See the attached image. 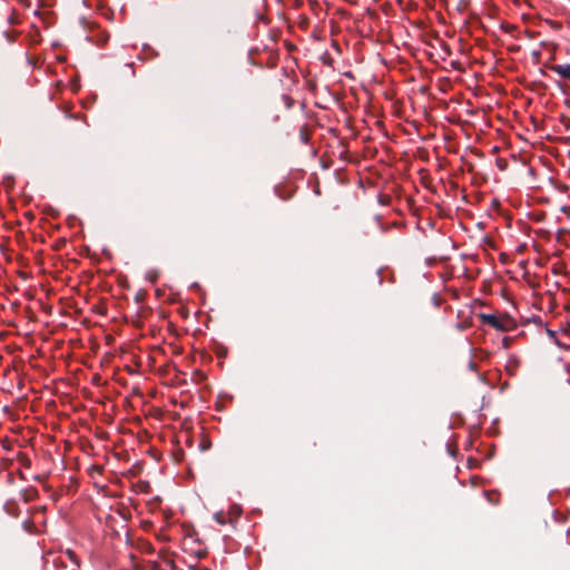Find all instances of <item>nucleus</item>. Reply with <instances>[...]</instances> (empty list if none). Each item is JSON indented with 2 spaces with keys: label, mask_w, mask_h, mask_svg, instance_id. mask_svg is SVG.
Listing matches in <instances>:
<instances>
[{
  "label": "nucleus",
  "mask_w": 570,
  "mask_h": 570,
  "mask_svg": "<svg viewBox=\"0 0 570 570\" xmlns=\"http://www.w3.org/2000/svg\"><path fill=\"white\" fill-rule=\"evenodd\" d=\"M478 316L483 324L489 325L501 332L511 331L514 326L513 320L504 314L480 313Z\"/></svg>",
  "instance_id": "1"
},
{
  "label": "nucleus",
  "mask_w": 570,
  "mask_h": 570,
  "mask_svg": "<svg viewBox=\"0 0 570 570\" xmlns=\"http://www.w3.org/2000/svg\"><path fill=\"white\" fill-rule=\"evenodd\" d=\"M551 70L559 75L561 78L570 80V65H553L551 67Z\"/></svg>",
  "instance_id": "2"
},
{
  "label": "nucleus",
  "mask_w": 570,
  "mask_h": 570,
  "mask_svg": "<svg viewBox=\"0 0 570 570\" xmlns=\"http://www.w3.org/2000/svg\"><path fill=\"white\" fill-rule=\"evenodd\" d=\"M174 561L170 559H166L165 564H161L160 562H154L151 566V570H174Z\"/></svg>",
  "instance_id": "3"
},
{
  "label": "nucleus",
  "mask_w": 570,
  "mask_h": 570,
  "mask_svg": "<svg viewBox=\"0 0 570 570\" xmlns=\"http://www.w3.org/2000/svg\"><path fill=\"white\" fill-rule=\"evenodd\" d=\"M63 557H66L72 564H75V567L79 568L80 567V560L78 558V556L70 549L66 550L63 552Z\"/></svg>",
  "instance_id": "4"
},
{
  "label": "nucleus",
  "mask_w": 570,
  "mask_h": 570,
  "mask_svg": "<svg viewBox=\"0 0 570 570\" xmlns=\"http://www.w3.org/2000/svg\"><path fill=\"white\" fill-rule=\"evenodd\" d=\"M488 356H489V353L487 351L479 350V351L473 352V357L479 358L481 361L485 360Z\"/></svg>",
  "instance_id": "5"
},
{
  "label": "nucleus",
  "mask_w": 570,
  "mask_h": 570,
  "mask_svg": "<svg viewBox=\"0 0 570 570\" xmlns=\"http://www.w3.org/2000/svg\"><path fill=\"white\" fill-rule=\"evenodd\" d=\"M471 325H472L471 321L465 320L463 322L458 323L456 324V328L459 331H464V330L469 328Z\"/></svg>",
  "instance_id": "6"
},
{
  "label": "nucleus",
  "mask_w": 570,
  "mask_h": 570,
  "mask_svg": "<svg viewBox=\"0 0 570 570\" xmlns=\"http://www.w3.org/2000/svg\"><path fill=\"white\" fill-rule=\"evenodd\" d=\"M215 520L218 523H220V524H225L226 523V517L223 513H216L215 514Z\"/></svg>",
  "instance_id": "7"
},
{
  "label": "nucleus",
  "mask_w": 570,
  "mask_h": 570,
  "mask_svg": "<svg viewBox=\"0 0 570 570\" xmlns=\"http://www.w3.org/2000/svg\"><path fill=\"white\" fill-rule=\"evenodd\" d=\"M35 495H36V490H31L23 495V499H24V501L28 502V501L32 500Z\"/></svg>",
  "instance_id": "8"
},
{
  "label": "nucleus",
  "mask_w": 570,
  "mask_h": 570,
  "mask_svg": "<svg viewBox=\"0 0 570 570\" xmlns=\"http://www.w3.org/2000/svg\"><path fill=\"white\" fill-rule=\"evenodd\" d=\"M147 278H148L149 281H151V282H155V281H156V278H157V273H156V272H154V271L148 272V274H147Z\"/></svg>",
  "instance_id": "9"
},
{
  "label": "nucleus",
  "mask_w": 570,
  "mask_h": 570,
  "mask_svg": "<svg viewBox=\"0 0 570 570\" xmlns=\"http://www.w3.org/2000/svg\"><path fill=\"white\" fill-rule=\"evenodd\" d=\"M469 368L472 371H476V363L473 360L469 362Z\"/></svg>",
  "instance_id": "10"
}]
</instances>
